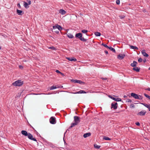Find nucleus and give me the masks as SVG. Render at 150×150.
Masks as SVG:
<instances>
[{"instance_id":"obj_49","label":"nucleus","mask_w":150,"mask_h":150,"mask_svg":"<svg viewBox=\"0 0 150 150\" xmlns=\"http://www.w3.org/2000/svg\"><path fill=\"white\" fill-rule=\"evenodd\" d=\"M123 97L124 98H126L127 97V96L125 95Z\"/></svg>"},{"instance_id":"obj_12","label":"nucleus","mask_w":150,"mask_h":150,"mask_svg":"<svg viewBox=\"0 0 150 150\" xmlns=\"http://www.w3.org/2000/svg\"><path fill=\"white\" fill-rule=\"evenodd\" d=\"M125 56L124 54H120L117 56V58L119 59H123Z\"/></svg>"},{"instance_id":"obj_11","label":"nucleus","mask_w":150,"mask_h":150,"mask_svg":"<svg viewBox=\"0 0 150 150\" xmlns=\"http://www.w3.org/2000/svg\"><path fill=\"white\" fill-rule=\"evenodd\" d=\"M66 58L69 61H76V59L74 57H67Z\"/></svg>"},{"instance_id":"obj_22","label":"nucleus","mask_w":150,"mask_h":150,"mask_svg":"<svg viewBox=\"0 0 150 150\" xmlns=\"http://www.w3.org/2000/svg\"><path fill=\"white\" fill-rule=\"evenodd\" d=\"M67 37L70 38H72L74 37L73 35L69 33L67 34Z\"/></svg>"},{"instance_id":"obj_6","label":"nucleus","mask_w":150,"mask_h":150,"mask_svg":"<svg viewBox=\"0 0 150 150\" xmlns=\"http://www.w3.org/2000/svg\"><path fill=\"white\" fill-rule=\"evenodd\" d=\"M50 123L52 124H54L56 123L55 118L53 117H50Z\"/></svg>"},{"instance_id":"obj_28","label":"nucleus","mask_w":150,"mask_h":150,"mask_svg":"<svg viewBox=\"0 0 150 150\" xmlns=\"http://www.w3.org/2000/svg\"><path fill=\"white\" fill-rule=\"evenodd\" d=\"M103 139H105V140H111V139L110 138H109L108 137H106V136L104 137H103Z\"/></svg>"},{"instance_id":"obj_20","label":"nucleus","mask_w":150,"mask_h":150,"mask_svg":"<svg viewBox=\"0 0 150 150\" xmlns=\"http://www.w3.org/2000/svg\"><path fill=\"white\" fill-rule=\"evenodd\" d=\"M16 12L19 15L21 16L23 15V14L22 13V11L21 10L17 9Z\"/></svg>"},{"instance_id":"obj_30","label":"nucleus","mask_w":150,"mask_h":150,"mask_svg":"<svg viewBox=\"0 0 150 150\" xmlns=\"http://www.w3.org/2000/svg\"><path fill=\"white\" fill-rule=\"evenodd\" d=\"M94 147L96 148V149H99L100 148V146H99V145H97L96 144H94Z\"/></svg>"},{"instance_id":"obj_46","label":"nucleus","mask_w":150,"mask_h":150,"mask_svg":"<svg viewBox=\"0 0 150 150\" xmlns=\"http://www.w3.org/2000/svg\"><path fill=\"white\" fill-rule=\"evenodd\" d=\"M19 68H20V69H23V67L22 66H19Z\"/></svg>"},{"instance_id":"obj_50","label":"nucleus","mask_w":150,"mask_h":150,"mask_svg":"<svg viewBox=\"0 0 150 150\" xmlns=\"http://www.w3.org/2000/svg\"><path fill=\"white\" fill-rule=\"evenodd\" d=\"M124 17H125V16H122V17H120V18H123Z\"/></svg>"},{"instance_id":"obj_23","label":"nucleus","mask_w":150,"mask_h":150,"mask_svg":"<svg viewBox=\"0 0 150 150\" xmlns=\"http://www.w3.org/2000/svg\"><path fill=\"white\" fill-rule=\"evenodd\" d=\"M23 6L26 8H28L29 7L28 4L25 2H24Z\"/></svg>"},{"instance_id":"obj_5","label":"nucleus","mask_w":150,"mask_h":150,"mask_svg":"<svg viewBox=\"0 0 150 150\" xmlns=\"http://www.w3.org/2000/svg\"><path fill=\"white\" fill-rule=\"evenodd\" d=\"M117 108V102H114V103H112L111 104V108H113L114 109H116Z\"/></svg>"},{"instance_id":"obj_10","label":"nucleus","mask_w":150,"mask_h":150,"mask_svg":"<svg viewBox=\"0 0 150 150\" xmlns=\"http://www.w3.org/2000/svg\"><path fill=\"white\" fill-rule=\"evenodd\" d=\"M146 113V111L145 110H143L139 112L137 114L138 115L144 116Z\"/></svg>"},{"instance_id":"obj_17","label":"nucleus","mask_w":150,"mask_h":150,"mask_svg":"<svg viewBox=\"0 0 150 150\" xmlns=\"http://www.w3.org/2000/svg\"><path fill=\"white\" fill-rule=\"evenodd\" d=\"M21 134L24 135L25 136H27L28 135V133L25 130H22L21 132Z\"/></svg>"},{"instance_id":"obj_35","label":"nucleus","mask_w":150,"mask_h":150,"mask_svg":"<svg viewBox=\"0 0 150 150\" xmlns=\"http://www.w3.org/2000/svg\"><path fill=\"white\" fill-rule=\"evenodd\" d=\"M81 32L83 33H87L88 32V31L87 30H83L81 31Z\"/></svg>"},{"instance_id":"obj_42","label":"nucleus","mask_w":150,"mask_h":150,"mask_svg":"<svg viewBox=\"0 0 150 150\" xmlns=\"http://www.w3.org/2000/svg\"><path fill=\"white\" fill-rule=\"evenodd\" d=\"M17 6H18V7L20 8L21 7V5H20V4L19 3H18V4Z\"/></svg>"},{"instance_id":"obj_26","label":"nucleus","mask_w":150,"mask_h":150,"mask_svg":"<svg viewBox=\"0 0 150 150\" xmlns=\"http://www.w3.org/2000/svg\"><path fill=\"white\" fill-rule=\"evenodd\" d=\"M108 48H109L110 50L111 51H112V52H115V50L114 48L112 47H108Z\"/></svg>"},{"instance_id":"obj_16","label":"nucleus","mask_w":150,"mask_h":150,"mask_svg":"<svg viewBox=\"0 0 150 150\" xmlns=\"http://www.w3.org/2000/svg\"><path fill=\"white\" fill-rule=\"evenodd\" d=\"M72 93L73 94H77V93H86V92L85 91H84L83 90H81L78 92H71V93Z\"/></svg>"},{"instance_id":"obj_48","label":"nucleus","mask_w":150,"mask_h":150,"mask_svg":"<svg viewBox=\"0 0 150 150\" xmlns=\"http://www.w3.org/2000/svg\"><path fill=\"white\" fill-rule=\"evenodd\" d=\"M105 52L106 54H108V52L107 51H105Z\"/></svg>"},{"instance_id":"obj_45","label":"nucleus","mask_w":150,"mask_h":150,"mask_svg":"<svg viewBox=\"0 0 150 150\" xmlns=\"http://www.w3.org/2000/svg\"><path fill=\"white\" fill-rule=\"evenodd\" d=\"M127 101L128 102H129V103H131V102H132V100H131L130 99H128L127 100Z\"/></svg>"},{"instance_id":"obj_31","label":"nucleus","mask_w":150,"mask_h":150,"mask_svg":"<svg viewBox=\"0 0 150 150\" xmlns=\"http://www.w3.org/2000/svg\"><path fill=\"white\" fill-rule=\"evenodd\" d=\"M144 95L147 98L149 99L150 100V96H149V95H147L146 93L144 94Z\"/></svg>"},{"instance_id":"obj_40","label":"nucleus","mask_w":150,"mask_h":150,"mask_svg":"<svg viewBox=\"0 0 150 150\" xmlns=\"http://www.w3.org/2000/svg\"><path fill=\"white\" fill-rule=\"evenodd\" d=\"M134 105L133 104H132L130 105V107L131 108H134Z\"/></svg>"},{"instance_id":"obj_4","label":"nucleus","mask_w":150,"mask_h":150,"mask_svg":"<svg viewBox=\"0 0 150 150\" xmlns=\"http://www.w3.org/2000/svg\"><path fill=\"white\" fill-rule=\"evenodd\" d=\"M74 121L78 125L80 122V117L77 116H75L74 117Z\"/></svg>"},{"instance_id":"obj_56","label":"nucleus","mask_w":150,"mask_h":150,"mask_svg":"<svg viewBox=\"0 0 150 150\" xmlns=\"http://www.w3.org/2000/svg\"><path fill=\"white\" fill-rule=\"evenodd\" d=\"M57 88H60V87H57Z\"/></svg>"},{"instance_id":"obj_53","label":"nucleus","mask_w":150,"mask_h":150,"mask_svg":"<svg viewBox=\"0 0 150 150\" xmlns=\"http://www.w3.org/2000/svg\"><path fill=\"white\" fill-rule=\"evenodd\" d=\"M61 75H62V76H64V74L63 73H62V74H61Z\"/></svg>"},{"instance_id":"obj_13","label":"nucleus","mask_w":150,"mask_h":150,"mask_svg":"<svg viewBox=\"0 0 150 150\" xmlns=\"http://www.w3.org/2000/svg\"><path fill=\"white\" fill-rule=\"evenodd\" d=\"M141 104L143 105H144V106L147 108L149 110V111H150V104H146L141 103Z\"/></svg>"},{"instance_id":"obj_32","label":"nucleus","mask_w":150,"mask_h":150,"mask_svg":"<svg viewBox=\"0 0 150 150\" xmlns=\"http://www.w3.org/2000/svg\"><path fill=\"white\" fill-rule=\"evenodd\" d=\"M77 83H79L80 84H83L84 83V82H83L81 80H77Z\"/></svg>"},{"instance_id":"obj_2","label":"nucleus","mask_w":150,"mask_h":150,"mask_svg":"<svg viewBox=\"0 0 150 150\" xmlns=\"http://www.w3.org/2000/svg\"><path fill=\"white\" fill-rule=\"evenodd\" d=\"M131 96L135 99L138 100H142L143 99L142 96L138 95L137 94L132 93H131Z\"/></svg>"},{"instance_id":"obj_47","label":"nucleus","mask_w":150,"mask_h":150,"mask_svg":"<svg viewBox=\"0 0 150 150\" xmlns=\"http://www.w3.org/2000/svg\"><path fill=\"white\" fill-rule=\"evenodd\" d=\"M146 90H147L149 91H150V88H148L146 89Z\"/></svg>"},{"instance_id":"obj_43","label":"nucleus","mask_w":150,"mask_h":150,"mask_svg":"<svg viewBox=\"0 0 150 150\" xmlns=\"http://www.w3.org/2000/svg\"><path fill=\"white\" fill-rule=\"evenodd\" d=\"M28 5H30L31 4V1L30 0H28Z\"/></svg>"},{"instance_id":"obj_44","label":"nucleus","mask_w":150,"mask_h":150,"mask_svg":"<svg viewBox=\"0 0 150 150\" xmlns=\"http://www.w3.org/2000/svg\"><path fill=\"white\" fill-rule=\"evenodd\" d=\"M101 79L103 80H106L107 79L106 78L102 77Z\"/></svg>"},{"instance_id":"obj_1","label":"nucleus","mask_w":150,"mask_h":150,"mask_svg":"<svg viewBox=\"0 0 150 150\" xmlns=\"http://www.w3.org/2000/svg\"><path fill=\"white\" fill-rule=\"evenodd\" d=\"M23 83V82L21 80H18L12 83V85L15 86H20Z\"/></svg>"},{"instance_id":"obj_3","label":"nucleus","mask_w":150,"mask_h":150,"mask_svg":"<svg viewBox=\"0 0 150 150\" xmlns=\"http://www.w3.org/2000/svg\"><path fill=\"white\" fill-rule=\"evenodd\" d=\"M82 34L81 33H76L75 35V37L79 38L80 40L83 42H86L87 40L82 37Z\"/></svg>"},{"instance_id":"obj_51","label":"nucleus","mask_w":150,"mask_h":150,"mask_svg":"<svg viewBox=\"0 0 150 150\" xmlns=\"http://www.w3.org/2000/svg\"><path fill=\"white\" fill-rule=\"evenodd\" d=\"M144 62H146V60H145L143 61Z\"/></svg>"},{"instance_id":"obj_34","label":"nucleus","mask_w":150,"mask_h":150,"mask_svg":"<svg viewBox=\"0 0 150 150\" xmlns=\"http://www.w3.org/2000/svg\"><path fill=\"white\" fill-rule=\"evenodd\" d=\"M77 80H76V79H75V80L72 79L71 80V81L72 82H73L74 83H77Z\"/></svg>"},{"instance_id":"obj_14","label":"nucleus","mask_w":150,"mask_h":150,"mask_svg":"<svg viewBox=\"0 0 150 150\" xmlns=\"http://www.w3.org/2000/svg\"><path fill=\"white\" fill-rule=\"evenodd\" d=\"M141 52L142 55L145 57H148V54H147L144 50H143L141 51Z\"/></svg>"},{"instance_id":"obj_37","label":"nucleus","mask_w":150,"mask_h":150,"mask_svg":"<svg viewBox=\"0 0 150 150\" xmlns=\"http://www.w3.org/2000/svg\"><path fill=\"white\" fill-rule=\"evenodd\" d=\"M142 59L141 58H140L138 59V62H142Z\"/></svg>"},{"instance_id":"obj_54","label":"nucleus","mask_w":150,"mask_h":150,"mask_svg":"<svg viewBox=\"0 0 150 150\" xmlns=\"http://www.w3.org/2000/svg\"><path fill=\"white\" fill-rule=\"evenodd\" d=\"M149 70H150V67L149 68Z\"/></svg>"},{"instance_id":"obj_24","label":"nucleus","mask_w":150,"mask_h":150,"mask_svg":"<svg viewBox=\"0 0 150 150\" xmlns=\"http://www.w3.org/2000/svg\"><path fill=\"white\" fill-rule=\"evenodd\" d=\"M129 46H130V48L131 49H134V50H137L138 49V47L136 46H134L130 45H129Z\"/></svg>"},{"instance_id":"obj_18","label":"nucleus","mask_w":150,"mask_h":150,"mask_svg":"<svg viewBox=\"0 0 150 150\" xmlns=\"http://www.w3.org/2000/svg\"><path fill=\"white\" fill-rule=\"evenodd\" d=\"M137 62L135 61H134L133 62V63H132L130 65L131 66L134 67H135L137 65Z\"/></svg>"},{"instance_id":"obj_38","label":"nucleus","mask_w":150,"mask_h":150,"mask_svg":"<svg viewBox=\"0 0 150 150\" xmlns=\"http://www.w3.org/2000/svg\"><path fill=\"white\" fill-rule=\"evenodd\" d=\"M56 72L57 73L60 74H62V73L60 72L59 70H57L56 71Z\"/></svg>"},{"instance_id":"obj_33","label":"nucleus","mask_w":150,"mask_h":150,"mask_svg":"<svg viewBox=\"0 0 150 150\" xmlns=\"http://www.w3.org/2000/svg\"><path fill=\"white\" fill-rule=\"evenodd\" d=\"M48 48L49 49H50L53 50H55L56 49L53 46L49 47H48Z\"/></svg>"},{"instance_id":"obj_36","label":"nucleus","mask_w":150,"mask_h":150,"mask_svg":"<svg viewBox=\"0 0 150 150\" xmlns=\"http://www.w3.org/2000/svg\"><path fill=\"white\" fill-rule=\"evenodd\" d=\"M102 45L104 46V47L106 48H108V46L107 45L104 44V43H102Z\"/></svg>"},{"instance_id":"obj_9","label":"nucleus","mask_w":150,"mask_h":150,"mask_svg":"<svg viewBox=\"0 0 150 150\" xmlns=\"http://www.w3.org/2000/svg\"><path fill=\"white\" fill-rule=\"evenodd\" d=\"M109 97L111 99H113L114 100L117 101H121V99L119 98H115L111 96H109Z\"/></svg>"},{"instance_id":"obj_7","label":"nucleus","mask_w":150,"mask_h":150,"mask_svg":"<svg viewBox=\"0 0 150 150\" xmlns=\"http://www.w3.org/2000/svg\"><path fill=\"white\" fill-rule=\"evenodd\" d=\"M53 28L54 30L58 29V30L60 31L62 30V27L60 25L58 24H56L54 26H53Z\"/></svg>"},{"instance_id":"obj_39","label":"nucleus","mask_w":150,"mask_h":150,"mask_svg":"<svg viewBox=\"0 0 150 150\" xmlns=\"http://www.w3.org/2000/svg\"><path fill=\"white\" fill-rule=\"evenodd\" d=\"M116 2L117 4L119 5L120 3V1L119 0H117Z\"/></svg>"},{"instance_id":"obj_52","label":"nucleus","mask_w":150,"mask_h":150,"mask_svg":"<svg viewBox=\"0 0 150 150\" xmlns=\"http://www.w3.org/2000/svg\"><path fill=\"white\" fill-rule=\"evenodd\" d=\"M56 33H59V31H56Z\"/></svg>"},{"instance_id":"obj_8","label":"nucleus","mask_w":150,"mask_h":150,"mask_svg":"<svg viewBox=\"0 0 150 150\" xmlns=\"http://www.w3.org/2000/svg\"><path fill=\"white\" fill-rule=\"evenodd\" d=\"M28 138L30 139L31 140H33L35 141H37V140L36 139L34 138L33 137V136L32 134L30 133H28Z\"/></svg>"},{"instance_id":"obj_25","label":"nucleus","mask_w":150,"mask_h":150,"mask_svg":"<svg viewBox=\"0 0 150 150\" xmlns=\"http://www.w3.org/2000/svg\"><path fill=\"white\" fill-rule=\"evenodd\" d=\"M77 125L74 122V123H72L71 124V126L69 128V129H71V128Z\"/></svg>"},{"instance_id":"obj_21","label":"nucleus","mask_w":150,"mask_h":150,"mask_svg":"<svg viewBox=\"0 0 150 150\" xmlns=\"http://www.w3.org/2000/svg\"><path fill=\"white\" fill-rule=\"evenodd\" d=\"M133 70L137 72H139L140 70V68L135 67H134L133 68Z\"/></svg>"},{"instance_id":"obj_27","label":"nucleus","mask_w":150,"mask_h":150,"mask_svg":"<svg viewBox=\"0 0 150 150\" xmlns=\"http://www.w3.org/2000/svg\"><path fill=\"white\" fill-rule=\"evenodd\" d=\"M95 35L96 36H100L101 35V34L99 32H96L95 33Z\"/></svg>"},{"instance_id":"obj_41","label":"nucleus","mask_w":150,"mask_h":150,"mask_svg":"<svg viewBox=\"0 0 150 150\" xmlns=\"http://www.w3.org/2000/svg\"><path fill=\"white\" fill-rule=\"evenodd\" d=\"M135 124L137 126H139L140 125V123L138 122H136Z\"/></svg>"},{"instance_id":"obj_15","label":"nucleus","mask_w":150,"mask_h":150,"mask_svg":"<svg viewBox=\"0 0 150 150\" xmlns=\"http://www.w3.org/2000/svg\"><path fill=\"white\" fill-rule=\"evenodd\" d=\"M59 13L62 15H64L66 13V12L64 10L60 9L59 10Z\"/></svg>"},{"instance_id":"obj_29","label":"nucleus","mask_w":150,"mask_h":150,"mask_svg":"<svg viewBox=\"0 0 150 150\" xmlns=\"http://www.w3.org/2000/svg\"><path fill=\"white\" fill-rule=\"evenodd\" d=\"M57 88L56 86H52L50 88V90H52L55 89H56Z\"/></svg>"},{"instance_id":"obj_55","label":"nucleus","mask_w":150,"mask_h":150,"mask_svg":"<svg viewBox=\"0 0 150 150\" xmlns=\"http://www.w3.org/2000/svg\"><path fill=\"white\" fill-rule=\"evenodd\" d=\"M1 49V47L0 46V50Z\"/></svg>"},{"instance_id":"obj_19","label":"nucleus","mask_w":150,"mask_h":150,"mask_svg":"<svg viewBox=\"0 0 150 150\" xmlns=\"http://www.w3.org/2000/svg\"><path fill=\"white\" fill-rule=\"evenodd\" d=\"M91 135L90 133H86L84 134L83 137L84 138H86L87 137H89Z\"/></svg>"}]
</instances>
